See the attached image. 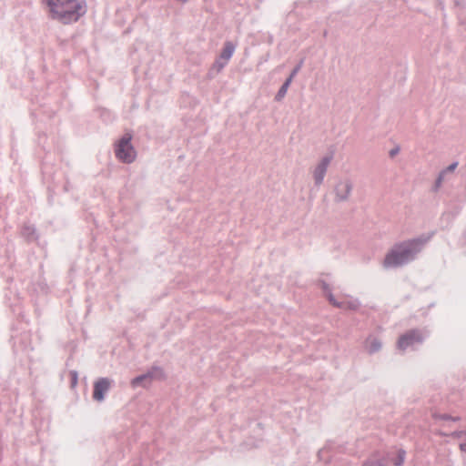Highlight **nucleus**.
<instances>
[{
	"mask_svg": "<svg viewBox=\"0 0 466 466\" xmlns=\"http://www.w3.org/2000/svg\"><path fill=\"white\" fill-rule=\"evenodd\" d=\"M433 233L396 244L386 255L383 265L386 268L399 267L410 261L430 241Z\"/></svg>",
	"mask_w": 466,
	"mask_h": 466,
	"instance_id": "obj_2",
	"label": "nucleus"
},
{
	"mask_svg": "<svg viewBox=\"0 0 466 466\" xmlns=\"http://www.w3.org/2000/svg\"><path fill=\"white\" fill-rule=\"evenodd\" d=\"M364 466H384V463L381 460H376L374 458H370L365 463Z\"/></svg>",
	"mask_w": 466,
	"mask_h": 466,
	"instance_id": "obj_12",
	"label": "nucleus"
},
{
	"mask_svg": "<svg viewBox=\"0 0 466 466\" xmlns=\"http://www.w3.org/2000/svg\"><path fill=\"white\" fill-rule=\"evenodd\" d=\"M327 296H328V299H329V302L333 306H335V307L341 308V309H351V308H353L352 303L348 302V301H346L344 299L339 301V300L335 299V298L333 297V295L331 293H328Z\"/></svg>",
	"mask_w": 466,
	"mask_h": 466,
	"instance_id": "obj_7",
	"label": "nucleus"
},
{
	"mask_svg": "<svg viewBox=\"0 0 466 466\" xmlns=\"http://www.w3.org/2000/svg\"><path fill=\"white\" fill-rule=\"evenodd\" d=\"M291 78H288L285 83L283 84V86L280 87L278 95H277V98L278 99H281L282 97H284V96L286 95L287 91H288V88L291 83Z\"/></svg>",
	"mask_w": 466,
	"mask_h": 466,
	"instance_id": "obj_10",
	"label": "nucleus"
},
{
	"mask_svg": "<svg viewBox=\"0 0 466 466\" xmlns=\"http://www.w3.org/2000/svg\"><path fill=\"white\" fill-rule=\"evenodd\" d=\"M235 50V46L232 43L227 42L222 50L220 58L224 59L225 62H228L229 58L232 56Z\"/></svg>",
	"mask_w": 466,
	"mask_h": 466,
	"instance_id": "obj_9",
	"label": "nucleus"
},
{
	"mask_svg": "<svg viewBox=\"0 0 466 466\" xmlns=\"http://www.w3.org/2000/svg\"><path fill=\"white\" fill-rule=\"evenodd\" d=\"M441 419H443V420H448V419H450V417L445 415V416H443Z\"/></svg>",
	"mask_w": 466,
	"mask_h": 466,
	"instance_id": "obj_19",
	"label": "nucleus"
},
{
	"mask_svg": "<svg viewBox=\"0 0 466 466\" xmlns=\"http://www.w3.org/2000/svg\"><path fill=\"white\" fill-rule=\"evenodd\" d=\"M299 69V66H297L293 71L292 73L290 74L289 77V78H291V80L293 79V77L297 75L298 71Z\"/></svg>",
	"mask_w": 466,
	"mask_h": 466,
	"instance_id": "obj_15",
	"label": "nucleus"
},
{
	"mask_svg": "<svg viewBox=\"0 0 466 466\" xmlns=\"http://www.w3.org/2000/svg\"><path fill=\"white\" fill-rule=\"evenodd\" d=\"M76 375L74 374V377H73V384L75 385L76 383Z\"/></svg>",
	"mask_w": 466,
	"mask_h": 466,
	"instance_id": "obj_18",
	"label": "nucleus"
},
{
	"mask_svg": "<svg viewBox=\"0 0 466 466\" xmlns=\"http://www.w3.org/2000/svg\"><path fill=\"white\" fill-rule=\"evenodd\" d=\"M458 166V163L455 162V163H452L451 165H450L445 170H443L441 174H440V177L438 178V184H441V180L443 179V177L445 175L446 172H452L455 170V168L457 167Z\"/></svg>",
	"mask_w": 466,
	"mask_h": 466,
	"instance_id": "obj_11",
	"label": "nucleus"
},
{
	"mask_svg": "<svg viewBox=\"0 0 466 466\" xmlns=\"http://www.w3.org/2000/svg\"><path fill=\"white\" fill-rule=\"evenodd\" d=\"M404 456H405V452H404L403 451H401L400 452V455H399V457H400V462H399V463H397V465H398V466H400V465L402 464V462H403V461H404Z\"/></svg>",
	"mask_w": 466,
	"mask_h": 466,
	"instance_id": "obj_14",
	"label": "nucleus"
},
{
	"mask_svg": "<svg viewBox=\"0 0 466 466\" xmlns=\"http://www.w3.org/2000/svg\"><path fill=\"white\" fill-rule=\"evenodd\" d=\"M49 16L64 25L77 22L86 12L85 0H45Z\"/></svg>",
	"mask_w": 466,
	"mask_h": 466,
	"instance_id": "obj_1",
	"label": "nucleus"
},
{
	"mask_svg": "<svg viewBox=\"0 0 466 466\" xmlns=\"http://www.w3.org/2000/svg\"><path fill=\"white\" fill-rule=\"evenodd\" d=\"M380 341L375 337H370L366 340L365 347L370 352H375L380 348Z\"/></svg>",
	"mask_w": 466,
	"mask_h": 466,
	"instance_id": "obj_8",
	"label": "nucleus"
},
{
	"mask_svg": "<svg viewBox=\"0 0 466 466\" xmlns=\"http://www.w3.org/2000/svg\"><path fill=\"white\" fill-rule=\"evenodd\" d=\"M331 157H325L314 170V178L317 184H320L329 165Z\"/></svg>",
	"mask_w": 466,
	"mask_h": 466,
	"instance_id": "obj_6",
	"label": "nucleus"
},
{
	"mask_svg": "<svg viewBox=\"0 0 466 466\" xmlns=\"http://www.w3.org/2000/svg\"><path fill=\"white\" fill-rule=\"evenodd\" d=\"M110 380L106 378L99 379L94 384V392H93V398L94 400L97 401H101L104 399L105 393L109 390L110 388Z\"/></svg>",
	"mask_w": 466,
	"mask_h": 466,
	"instance_id": "obj_5",
	"label": "nucleus"
},
{
	"mask_svg": "<svg viewBox=\"0 0 466 466\" xmlns=\"http://www.w3.org/2000/svg\"><path fill=\"white\" fill-rule=\"evenodd\" d=\"M149 378H150L149 375H143V376L137 377L134 380H132L131 384L133 387H137V385L141 384L143 380H147Z\"/></svg>",
	"mask_w": 466,
	"mask_h": 466,
	"instance_id": "obj_13",
	"label": "nucleus"
},
{
	"mask_svg": "<svg viewBox=\"0 0 466 466\" xmlns=\"http://www.w3.org/2000/svg\"><path fill=\"white\" fill-rule=\"evenodd\" d=\"M340 186L344 187L347 190V192L349 191V186L347 184H341Z\"/></svg>",
	"mask_w": 466,
	"mask_h": 466,
	"instance_id": "obj_17",
	"label": "nucleus"
},
{
	"mask_svg": "<svg viewBox=\"0 0 466 466\" xmlns=\"http://www.w3.org/2000/svg\"><path fill=\"white\" fill-rule=\"evenodd\" d=\"M182 2H186L187 0H181Z\"/></svg>",
	"mask_w": 466,
	"mask_h": 466,
	"instance_id": "obj_20",
	"label": "nucleus"
},
{
	"mask_svg": "<svg viewBox=\"0 0 466 466\" xmlns=\"http://www.w3.org/2000/svg\"><path fill=\"white\" fill-rule=\"evenodd\" d=\"M460 449L461 451L466 452V442L460 444Z\"/></svg>",
	"mask_w": 466,
	"mask_h": 466,
	"instance_id": "obj_16",
	"label": "nucleus"
},
{
	"mask_svg": "<svg viewBox=\"0 0 466 466\" xmlns=\"http://www.w3.org/2000/svg\"><path fill=\"white\" fill-rule=\"evenodd\" d=\"M421 335L418 331L411 330L405 333L399 339L398 346L400 349L405 350L409 346H411L414 343L421 341Z\"/></svg>",
	"mask_w": 466,
	"mask_h": 466,
	"instance_id": "obj_4",
	"label": "nucleus"
},
{
	"mask_svg": "<svg viewBox=\"0 0 466 466\" xmlns=\"http://www.w3.org/2000/svg\"><path fill=\"white\" fill-rule=\"evenodd\" d=\"M132 136L126 134L116 145V157L126 163H131L136 158V151L131 145Z\"/></svg>",
	"mask_w": 466,
	"mask_h": 466,
	"instance_id": "obj_3",
	"label": "nucleus"
}]
</instances>
